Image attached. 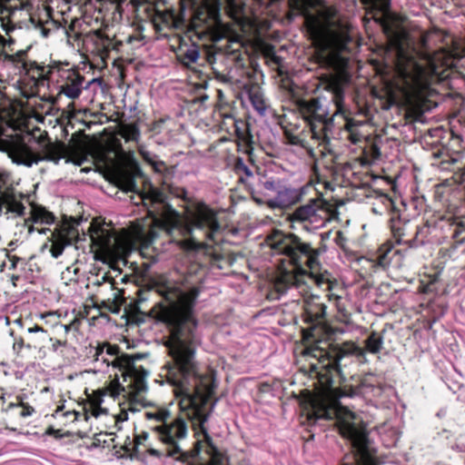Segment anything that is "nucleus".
Wrapping results in <instances>:
<instances>
[{
	"label": "nucleus",
	"instance_id": "f257e3e1",
	"mask_svg": "<svg viewBox=\"0 0 465 465\" xmlns=\"http://www.w3.org/2000/svg\"><path fill=\"white\" fill-rule=\"evenodd\" d=\"M196 279L179 275L161 279L156 292L163 301L154 305L153 313L158 322L169 330L166 347L171 361L165 364L167 381L179 398L181 414L173 417L171 411L161 405L144 404L143 416L150 428L163 443V450L150 449L151 455L165 454L176 460L188 462L190 459L209 460L201 465H229L223 459L207 434L205 422L216 402V381L213 375H201L196 371L195 350L199 343L197 321L193 308L199 290Z\"/></svg>",
	"mask_w": 465,
	"mask_h": 465
},
{
	"label": "nucleus",
	"instance_id": "f03ea898",
	"mask_svg": "<svg viewBox=\"0 0 465 465\" xmlns=\"http://www.w3.org/2000/svg\"><path fill=\"white\" fill-rule=\"evenodd\" d=\"M393 45L396 51V85L409 103L429 96L431 84L448 78L450 69L465 55V50L445 48L432 55L422 54L415 48L405 47L401 39H396Z\"/></svg>",
	"mask_w": 465,
	"mask_h": 465
},
{
	"label": "nucleus",
	"instance_id": "7ed1b4c3",
	"mask_svg": "<svg viewBox=\"0 0 465 465\" xmlns=\"http://www.w3.org/2000/svg\"><path fill=\"white\" fill-rule=\"evenodd\" d=\"M355 393L351 388H326L311 400L309 418L336 420L341 434L350 440L352 449V454L346 456L342 465H377L366 426L354 412L339 402L340 399L352 397Z\"/></svg>",
	"mask_w": 465,
	"mask_h": 465
},
{
	"label": "nucleus",
	"instance_id": "20e7f679",
	"mask_svg": "<svg viewBox=\"0 0 465 465\" xmlns=\"http://www.w3.org/2000/svg\"><path fill=\"white\" fill-rule=\"evenodd\" d=\"M298 109L309 131L302 127L301 120L295 115H284L280 121V125L288 143L303 148L312 156L315 154V145L321 154L330 153L333 116L328 117V108L319 98H312L300 101Z\"/></svg>",
	"mask_w": 465,
	"mask_h": 465
},
{
	"label": "nucleus",
	"instance_id": "39448f33",
	"mask_svg": "<svg viewBox=\"0 0 465 465\" xmlns=\"http://www.w3.org/2000/svg\"><path fill=\"white\" fill-rule=\"evenodd\" d=\"M135 176H142V171L138 167L134 173H122L120 183L123 190L137 193L140 202L135 203H142L151 218L148 228L140 229L136 233L142 244L148 247L162 232L171 234L172 231L178 227L179 213L165 202V195L153 185H150L148 192H141L135 183Z\"/></svg>",
	"mask_w": 465,
	"mask_h": 465
},
{
	"label": "nucleus",
	"instance_id": "423d86ee",
	"mask_svg": "<svg viewBox=\"0 0 465 465\" xmlns=\"http://www.w3.org/2000/svg\"><path fill=\"white\" fill-rule=\"evenodd\" d=\"M307 22L317 62L335 70L344 68L347 58L343 53L348 50L351 40L348 26L342 24L321 25L313 17L307 19Z\"/></svg>",
	"mask_w": 465,
	"mask_h": 465
},
{
	"label": "nucleus",
	"instance_id": "0eeeda50",
	"mask_svg": "<svg viewBox=\"0 0 465 465\" xmlns=\"http://www.w3.org/2000/svg\"><path fill=\"white\" fill-rule=\"evenodd\" d=\"M290 293L293 301H303L304 320L309 323H320L326 315L327 306L321 302L320 296L310 292L309 283L289 272L274 278L270 283L267 298L274 301Z\"/></svg>",
	"mask_w": 465,
	"mask_h": 465
},
{
	"label": "nucleus",
	"instance_id": "6e6552de",
	"mask_svg": "<svg viewBox=\"0 0 465 465\" xmlns=\"http://www.w3.org/2000/svg\"><path fill=\"white\" fill-rule=\"evenodd\" d=\"M94 357L95 361H101L106 367L112 366L120 371L130 393L140 394L147 390L146 378L149 371L136 364V360L141 359V355L131 356L121 352L116 345L104 343L95 348Z\"/></svg>",
	"mask_w": 465,
	"mask_h": 465
},
{
	"label": "nucleus",
	"instance_id": "1a4fd4ad",
	"mask_svg": "<svg viewBox=\"0 0 465 465\" xmlns=\"http://www.w3.org/2000/svg\"><path fill=\"white\" fill-rule=\"evenodd\" d=\"M83 236L84 239L74 228L67 229L65 233L63 232L57 234L53 232L51 237L48 238V242H52L50 247L52 257L57 259L64 252L65 246L71 245L73 241L84 240L86 236H88L92 247L106 256H116L125 249L121 239L103 226L90 224L88 234L84 233Z\"/></svg>",
	"mask_w": 465,
	"mask_h": 465
},
{
	"label": "nucleus",
	"instance_id": "9d476101",
	"mask_svg": "<svg viewBox=\"0 0 465 465\" xmlns=\"http://www.w3.org/2000/svg\"><path fill=\"white\" fill-rule=\"evenodd\" d=\"M234 143L238 152L242 153L234 161V176L243 187L250 188L251 181L254 179L253 169V136L250 125L243 121H234Z\"/></svg>",
	"mask_w": 465,
	"mask_h": 465
},
{
	"label": "nucleus",
	"instance_id": "9b49d317",
	"mask_svg": "<svg viewBox=\"0 0 465 465\" xmlns=\"http://www.w3.org/2000/svg\"><path fill=\"white\" fill-rule=\"evenodd\" d=\"M64 145L61 143H48L43 148V155L36 156L33 150L25 143H17L14 144L8 151V155L13 163L18 165L31 167L43 161L53 162L58 164L60 160L64 158Z\"/></svg>",
	"mask_w": 465,
	"mask_h": 465
},
{
	"label": "nucleus",
	"instance_id": "f8f14e48",
	"mask_svg": "<svg viewBox=\"0 0 465 465\" xmlns=\"http://www.w3.org/2000/svg\"><path fill=\"white\" fill-rule=\"evenodd\" d=\"M307 353L318 358L322 362V367L330 368L337 372L341 371V362L343 360L356 356L364 357V349L359 347L353 341H345L331 345L328 351L322 348L307 349Z\"/></svg>",
	"mask_w": 465,
	"mask_h": 465
},
{
	"label": "nucleus",
	"instance_id": "ddd939ff",
	"mask_svg": "<svg viewBox=\"0 0 465 465\" xmlns=\"http://www.w3.org/2000/svg\"><path fill=\"white\" fill-rule=\"evenodd\" d=\"M327 212L322 203L318 200H312L307 204L296 208L290 214V221L292 223L302 224L304 229L310 230L320 228L325 224Z\"/></svg>",
	"mask_w": 465,
	"mask_h": 465
},
{
	"label": "nucleus",
	"instance_id": "4468645a",
	"mask_svg": "<svg viewBox=\"0 0 465 465\" xmlns=\"http://www.w3.org/2000/svg\"><path fill=\"white\" fill-rule=\"evenodd\" d=\"M320 252L311 247L309 243L302 242L298 251H296V258L292 262V268L281 271L275 278L280 277L282 273L289 272L305 281L307 275L302 265H306L310 270V274L318 272L320 268L319 262Z\"/></svg>",
	"mask_w": 465,
	"mask_h": 465
},
{
	"label": "nucleus",
	"instance_id": "2eb2a0df",
	"mask_svg": "<svg viewBox=\"0 0 465 465\" xmlns=\"http://www.w3.org/2000/svg\"><path fill=\"white\" fill-rule=\"evenodd\" d=\"M199 230L210 241H215L216 234L221 230L216 213L203 203L197 205L192 216L191 231Z\"/></svg>",
	"mask_w": 465,
	"mask_h": 465
},
{
	"label": "nucleus",
	"instance_id": "dca6fc26",
	"mask_svg": "<svg viewBox=\"0 0 465 465\" xmlns=\"http://www.w3.org/2000/svg\"><path fill=\"white\" fill-rule=\"evenodd\" d=\"M265 243L274 253L285 255L292 262L293 259H297L296 251L302 242L292 234H285L282 231L275 230L267 235Z\"/></svg>",
	"mask_w": 465,
	"mask_h": 465
},
{
	"label": "nucleus",
	"instance_id": "f3484780",
	"mask_svg": "<svg viewBox=\"0 0 465 465\" xmlns=\"http://www.w3.org/2000/svg\"><path fill=\"white\" fill-rule=\"evenodd\" d=\"M238 87L242 89L238 94L242 104L247 106L246 104L249 103L259 114L264 115L270 104L261 86L248 80L247 83Z\"/></svg>",
	"mask_w": 465,
	"mask_h": 465
},
{
	"label": "nucleus",
	"instance_id": "a211bd4d",
	"mask_svg": "<svg viewBox=\"0 0 465 465\" xmlns=\"http://www.w3.org/2000/svg\"><path fill=\"white\" fill-rule=\"evenodd\" d=\"M266 204L272 209H286L297 203L302 198L299 189L282 185L276 194L266 193Z\"/></svg>",
	"mask_w": 465,
	"mask_h": 465
},
{
	"label": "nucleus",
	"instance_id": "6ab92c4d",
	"mask_svg": "<svg viewBox=\"0 0 465 465\" xmlns=\"http://www.w3.org/2000/svg\"><path fill=\"white\" fill-rule=\"evenodd\" d=\"M55 217L54 215L46 211L44 208H35L31 212V216L29 219L24 220V227L27 228V235H30L35 231H37L40 234H45L50 229L48 228H35L34 223L40 224H52L54 223Z\"/></svg>",
	"mask_w": 465,
	"mask_h": 465
},
{
	"label": "nucleus",
	"instance_id": "aec40b11",
	"mask_svg": "<svg viewBox=\"0 0 465 465\" xmlns=\"http://www.w3.org/2000/svg\"><path fill=\"white\" fill-rule=\"evenodd\" d=\"M23 195L16 193L13 188H7L0 193V209L5 207L6 213H12L16 215H23L25 210L21 203Z\"/></svg>",
	"mask_w": 465,
	"mask_h": 465
},
{
	"label": "nucleus",
	"instance_id": "412c9836",
	"mask_svg": "<svg viewBox=\"0 0 465 465\" xmlns=\"http://www.w3.org/2000/svg\"><path fill=\"white\" fill-rule=\"evenodd\" d=\"M84 77L73 71L69 72L64 84L60 85V94H64L69 99H76L80 96L84 88Z\"/></svg>",
	"mask_w": 465,
	"mask_h": 465
},
{
	"label": "nucleus",
	"instance_id": "4be33fe9",
	"mask_svg": "<svg viewBox=\"0 0 465 465\" xmlns=\"http://www.w3.org/2000/svg\"><path fill=\"white\" fill-rule=\"evenodd\" d=\"M108 282L110 284V290L112 291V294L106 301L103 302V306L108 309L113 313H118L121 306L124 302V298L122 297L120 292L115 291L114 288V281L109 276L107 273H104L100 280H97V284L101 285L102 283Z\"/></svg>",
	"mask_w": 465,
	"mask_h": 465
},
{
	"label": "nucleus",
	"instance_id": "5701e85b",
	"mask_svg": "<svg viewBox=\"0 0 465 465\" xmlns=\"http://www.w3.org/2000/svg\"><path fill=\"white\" fill-rule=\"evenodd\" d=\"M176 57L182 64L190 67L200 57L199 46L195 44H182L176 51Z\"/></svg>",
	"mask_w": 465,
	"mask_h": 465
},
{
	"label": "nucleus",
	"instance_id": "b1692460",
	"mask_svg": "<svg viewBox=\"0 0 465 465\" xmlns=\"http://www.w3.org/2000/svg\"><path fill=\"white\" fill-rule=\"evenodd\" d=\"M365 4L369 5L371 10L368 13L371 15L377 23L385 25L386 17L388 15L390 0H363Z\"/></svg>",
	"mask_w": 465,
	"mask_h": 465
},
{
	"label": "nucleus",
	"instance_id": "393cba45",
	"mask_svg": "<svg viewBox=\"0 0 465 465\" xmlns=\"http://www.w3.org/2000/svg\"><path fill=\"white\" fill-rule=\"evenodd\" d=\"M376 203L373 204L371 210L376 214H383L386 212H393L395 204L392 199L387 194H380L376 197Z\"/></svg>",
	"mask_w": 465,
	"mask_h": 465
},
{
	"label": "nucleus",
	"instance_id": "a878e982",
	"mask_svg": "<svg viewBox=\"0 0 465 465\" xmlns=\"http://www.w3.org/2000/svg\"><path fill=\"white\" fill-rule=\"evenodd\" d=\"M363 125V122L357 121L352 118L345 117L344 128L348 133V138L352 143H357L361 140L362 135L359 132V128Z\"/></svg>",
	"mask_w": 465,
	"mask_h": 465
},
{
	"label": "nucleus",
	"instance_id": "bb28decb",
	"mask_svg": "<svg viewBox=\"0 0 465 465\" xmlns=\"http://www.w3.org/2000/svg\"><path fill=\"white\" fill-rule=\"evenodd\" d=\"M364 344V351H366L370 353L377 354L381 351L383 347V337L376 331H372L365 340Z\"/></svg>",
	"mask_w": 465,
	"mask_h": 465
},
{
	"label": "nucleus",
	"instance_id": "cd10ccee",
	"mask_svg": "<svg viewBox=\"0 0 465 465\" xmlns=\"http://www.w3.org/2000/svg\"><path fill=\"white\" fill-rule=\"evenodd\" d=\"M16 399H17V402L9 403L7 410H10V409H13L15 407H22L23 410L20 413L21 417L26 418V417L31 416L35 411L34 408L24 402L23 396L19 395L16 397Z\"/></svg>",
	"mask_w": 465,
	"mask_h": 465
},
{
	"label": "nucleus",
	"instance_id": "c85d7f7f",
	"mask_svg": "<svg viewBox=\"0 0 465 465\" xmlns=\"http://www.w3.org/2000/svg\"><path fill=\"white\" fill-rule=\"evenodd\" d=\"M28 72L32 74L33 78L45 80L46 74L49 73V70H46L45 66L40 65L37 63L34 62L31 64Z\"/></svg>",
	"mask_w": 465,
	"mask_h": 465
},
{
	"label": "nucleus",
	"instance_id": "c756f323",
	"mask_svg": "<svg viewBox=\"0 0 465 465\" xmlns=\"http://www.w3.org/2000/svg\"><path fill=\"white\" fill-rule=\"evenodd\" d=\"M140 134V130L135 124H129L124 129L123 136L126 141L137 142Z\"/></svg>",
	"mask_w": 465,
	"mask_h": 465
},
{
	"label": "nucleus",
	"instance_id": "7c9ffc66",
	"mask_svg": "<svg viewBox=\"0 0 465 465\" xmlns=\"http://www.w3.org/2000/svg\"><path fill=\"white\" fill-rule=\"evenodd\" d=\"M305 281L314 282L319 287H322L324 284H327V288L330 289V282L323 274H318V272H314L313 274H307L305 277Z\"/></svg>",
	"mask_w": 465,
	"mask_h": 465
},
{
	"label": "nucleus",
	"instance_id": "2f4dec72",
	"mask_svg": "<svg viewBox=\"0 0 465 465\" xmlns=\"http://www.w3.org/2000/svg\"><path fill=\"white\" fill-rule=\"evenodd\" d=\"M332 101L336 106V112L334 113V115L342 114L344 115L345 111L343 107V94L341 91H336L333 94Z\"/></svg>",
	"mask_w": 465,
	"mask_h": 465
},
{
	"label": "nucleus",
	"instance_id": "473e14b6",
	"mask_svg": "<svg viewBox=\"0 0 465 465\" xmlns=\"http://www.w3.org/2000/svg\"><path fill=\"white\" fill-rule=\"evenodd\" d=\"M282 184L279 181L274 180H267L263 183L264 189L267 191L266 193H270L272 195L276 194L277 191L282 187Z\"/></svg>",
	"mask_w": 465,
	"mask_h": 465
},
{
	"label": "nucleus",
	"instance_id": "72a5a7b5",
	"mask_svg": "<svg viewBox=\"0 0 465 465\" xmlns=\"http://www.w3.org/2000/svg\"><path fill=\"white\" fill-rule=\"evenodd\" d=\"M150 165L152 166L153 171L158 173H162L166 170V164L164 163V162L159 160L158 158L152 162Z\"/></svg>",
	"mask_w": 465,
	"mask_h": 465
},
{
	"label": "nucleus",
	"instance_id": "f704fd0d",
	"mask_svg": "<svg viewBox=\"0 0 465 465\" xmlns=\"http://www.w3.org/2000/svg\"><path fill=\"white\" fill-rule=\"evenodd\" d=\"M139 153L142 156L143 160L146 162L148 164H151V163L157 158L156 155L151 153L150 152L144 150L143 148L139 149Z\"/></svg>",
	"mask_w": 465,
	"mask_h": 465
},
{
	"label": "nucleus",
	"instance_id": "c9c22d12",
	"mask_svg": "<svg viewBox=\"0 0 465 465\" xmlns=\"http://www.w3.org/2000/svg\"><path fill=\"white\" fill-rule=\"evenodd\" d=\"M377 265L385 268L390 264V261L387 257V253L379 254L376 260Z\"/></svg>",
	"mask_w": 465,
	"mask_h": 465
},
{
	"label": "nucleus",
	"instance_id": "e433bc0d",
	"mask_svg": "<svg viewBox=\"0 0 465 465\" xmlns=\"http://www.w3.org/2000/svg\"><path fill=\"white\" fill-rule=\"evenodd\" d=\"M24 340L22 338H20L19 340H15L14 344H13V350L16 352V353H19L20 351L22 350V348L24 347Z\"/></svg>",
	"mask_w": 465,
	"mask_h": 465
},
{
	"label": "nucleus",
	"instance_id": "4c0bfd02",
	"mask_svg": "<svg viewBox=\"0 0 465 465\" xmlns=\"http://www.w3.org/2000/svg\"><path fill=\"white\" fill-rule=\"evenodd\" d=\"M50 341H53L52 349L54 351H56L59 347L64 346L66 343L65 341H62L60 340H53L52 338H50Z\"/></svg>",
	"mask_w": 465,
	"mask_h": 465
},
{
	"label": "nucleus",
	"instance_id": "58836bf2",
	"mask_svg": "<svg viewBox=\"0 0 465 465\" xmlns=\"http://www.w3.org/2000/svg\"><path fill=\"white\" fill-rule=\"evenodd\" d=\"M27 331L29 333H35V332H45V331L41 327V326H38V325H35L33 327H30L27 329Z\"/></svg>",
	"mask_w": 465,
	"mask_h": 465
},
{
	"label": "nucleus",
	"instance_id": "ea45409f",
	"mask_svg": "<svg viewBox=\"0 0 465 465\" xmlns=\"http://www.w3.org/2000/svg\"><path fill=\"white\" fill-rule=\"evenodd\" d=\"M183 247L187 250H194L196 248V243L193 242H183Z\"/></svg>",
	"mask_w": 465,
	"mask_h": 465
},
{
	"label": "nucleus",
	"instance_id": "a19ab883",
	"mask_svg": "<svg viewBox=\"0 0 465 465\" xmlns=\"http://www.w3.org/2000/svg\"><path fill=\"white\" fill-rule=\"evenodd\" d=\"M232 0H228L227 14L229 17L232 18Z\"/></svg>",
	"mask_w": 465,
	"mask_h": 465
},
{
	"label": "nucleus",
	"instance_id": "79ce46f5",
	"mask_svg": "<svg viewBox=\"0 0 465 465\" xmlns=\"http://www.w3.org/2000/svg\"><path fill=\"white\" fill-rule=\"evenodd\" d=\"M19 260V258L15 257V256H13L10 258V261H11V266H10V269H15V266H16V262Z\"/></svg>",
	"mask_w": 465,
	"mask_h": 465
},
{
	"label": "nucleus",
	"instance_id": "37998d69",
	"mask_svg": "<svg viewBox=\"0 0 465 465\" xmlns=\"http://www.w3.org/2000/svg\"><path fill=\"white\" fill-rule=\"evenodd\" d=\"M455 162H456V160H455V159H453V158H450L449 160H443V161L441 162V164H442V165H444L445 163H455ZM441 168H442V169H445L446 167H445V166H441Z\"/></svg>",
	"mask_w": 465,
	"mask_h": 465
},
{
	"label": "nucleus",
	"instance_id": "c03bdc74",
	"mask_svg": "<svg viewBox=\"0 0 465 465\" xmlns=\"http://www.w3.org/2000/svg\"><path fill=\"white\" fill-rule=\"evenodd\" d=\"M71 414H74V415L75 416V417H74V419H75V420H77V419H78V417L81 415V413H80V412L75 411H74L73 412L67 411V412H65V414H64V415H65V416H69V415H71Z\"/></svg>",
	"mask_w": 465,
	"mask_h": 465
},
{
	"label": "nucleus",
	"instance_id": "a18cd8bd",
	"mask_svg": "<svg viewBox=\"0 0 465 465\" xmlns=\"http://www.w3.org/2000/svg\"><path fill=\"white\" fill-rule=\"evenodd\" d=\"M148 437V434L146 432H143L142 436L138 437L136 439V444H141V439L146 440Z\"/></svg>",
	"mask_w": 465,
	"mask_h": 465
},
{
	"label": "nucleus",
	"instance_id": "49530a36",
	"mask_svg": "<svg viewBox=\"0 0 465 465\" xmlns=\"http://www.w3.org/2000/svg\"><path fill=\"white\" fill-rule=\"evenodd\" d=\"M103 412V410L101 408H98L93 414L95 416V417H98L100 415V413Z\"/></svg>",
	"mask_w": 465,
	"mask_h": 465
},
{
	"label": "nucleus",
	"instance_id": "de8ad7c7",
	"mask_svg": "<svg viewBox=\"0 0 465 465\" xmlns=\"http://www.w3.org/2000/svg\"><path fill=\"white\" fill-rule=\"evenodd\" d=\"M235 9H236V5H234V10ZM233 21H234V25L240 24V20L235 15H234Z\"/></svg>",
	"mask_w": 465,
	"mask_h": 465
},
{
	"label": "nucleus",
	"instance_id": "09e8293b",
	"mask_svg": "<svg viewBox=\"0 0 465 465\" xmlns=\"http://www.w3.org/2000/svg\"><path fill=\"white\" fill-rule=\"evenodd\" d=\"M233 54H234V64H236L237 60H238V54H236V51L234 50L233 51Z\"/></svg>",
	"mask_w": 465,
	"mask_h": 465
},
{
	"label": "nucleus",
	"instance_id": "8fccbe9b",
	"mask_svg": "<svg viewBox=\"0 0 465 465\" xmlns=\"http://www.w3.org/2000/svg\"><path fill=\"white\" fill-rule=\"evenodd\" d=\"M227 42H228L229 45H231L232 43V35L228 36Z\"/></svg>",
	"mask_w": 465,
	"mask_h": 465
},
{
	"label": "nucleus",
	"instance_id": "3c124183",
	"mask_svg": "<svg viewBox=\"0 0 465 465\" xmlns=\"http://www.w3.org/2000/svg\"><path fill=\"white\" fill-rule=\"evenodd\" d=\"M65 332H68L71 329L70 325H64Z\"/></svg>",
	"mask_w": 465,
	"mask_h": 465
},
{
	"label": "nucleus",
	"instance_id": "603ef678",
	"mask_svg": "<svg viewBox=\"0 0 465 465\" xmlns=\"http://www.w3.org/2000/svg\"><path fill=\"white\" fill-rule=\"evenodd\" d=\"M239 39V35L234 32V38H233V41L234 43H236Z\"/></svg>",
	"mask_w": 465,
	"mask_h": 465
},
{
	"label": "nucleus",
	"instance_id": "864d4df0",
	"mask_svg": "<svg viewBox=\"0 0 465 465\" xmlns=\"http://www.w3.org/2000/svg\"><path fill=\"white\" fill-rule=\"evenodd\" d=\"M42 34L44 36H46L48 35V31L45 29H42Z\"/></svg>",
	"mask_w": 465,
	"mask_h": 465
},
{
	"label": "nucleus",
	"instance_id": "5fc2aeb1",
	"mask_svg": "<svg viewBox=\"0 0 465 465\" xmlns=\"http://www.w3.org/2000/svg\"><path fill=\"white\" fill-rule=\"evenodd\" d=\"M4 133V128L0 125V136L3 134Z\"/></svg>",
	"mask_w": 465,
	"mask_h": 465
},
{
	"label": "nucleus",
	"instance_id": "6e6d98bb",
	"mask_svg": "<svg viewBox=\"0 0 465 465\" xmlns=\"http://www.w3.org/2000/svg\"><path fill=\"white\" fill-rule=\"evenodd\" d=\"M218 94H219V97L222 98L223 97V93L221 90L218 91Z\"/></svg>",
	"mask_w": 465,
	"mask_h": 465
},
{
	"label": "nucleus",
	"instance_id": "4d7b16f0",
	"mask_svg": "<svg viewBox=\"0 0 465 465\" xmlns=\"http://www.w3.org/2000/svg\"><path fill=\"white\" fill-rule=\"evenodd\" d=\"M129 410H130V411H135V409H134L133 406H131V407L129 408Z\"/></svg>",
	"mask_w": 465,
	"mask_h": 465
},
{
	"label": "nucleus",
	"instance_id": "13d9d810",
	"mask_svg": "<svg viewBox=\"0 0 465 465\" xmlns=\"http://www.w3.org/2000/svg\"><path fill=\"white\" fill-rule=\"evenodd\" d=\"M225 117H226V118H231V117H232V115H231L230 114H225Z\"/></svg>",
	"mask_w": 465,
	"mask_h": 465
},
{
	"label": "nucleus",
	"instance_id": "bf43d9fd",
	"mask_svg": "<svg viewBox=\"0 0 465 465\" xmlns=\"http://www.w3.org/2000/svg\"><path fill=\"white\" fill-rule=\"evenodd\" d=\"M1 400H2V401H3V402H5V396H4V395H3V396H1Z\"/></svg>",
	"mask_w": 465,
	"mask_h": 465
},
{
	"label": "nucleus",
	"instance_id": "052dcab7",
	"mask_svg": "<svg viewBox=\"0 0 465 465\" xmlns=\"http://www.w3.org/2000/svg\"><path fill=\"white\" fill-rule=\"evenodd\" d=\"M229 199H230L231 201H232V194H230V195H229Z\"/></svg>",
	"mask_w": 465,
	"mask_h": 465
},
{
	"label": "nucleus",
	"instance_id": "680f3d73",
	"mask_svg": "<svg viewBox=\"0 0 465 465\" xmlns=\"http://www.w3.org/2000/svg\"><path fill=\"white\" fill-rule=\"evenodd\" d=\"M123 420H127V414L126 413L124 414V417L123 418Z\"/></svg>",
	"mask_w": 465,
	"mask_h": 465
},
{
	"label": "nucleus",
	"instance_id": "e2e57ef3",
	"mask_svg": "<svg viewBox=\"0 0 465 465\" xmlns=\"http://www.w3.org/2000/svg\"><path fill=\"white\" fill-rule=\"evenodd\" d=\"M47 248V242L44 244L43 249Z\"/></svg>",
	"mask_w": 465,
	"mask_h": 465
},
{
	"label": "nucleus",
	"instance_id": "0e129e2a",
	"mask_svg": "<svg viewBox=\"0 0 465 465\" xmlns=\"http://www.w3.org/2000/svg\"><path fill=\"white\" fill-rule=\"evenodd\" d=\"M106 360H112V357L106 356Z\"/></svg>",
	"mask_w": 465,
	"mask_h": 465
},
{
	"label": "nucleus",
	"instance_id": "69168bd1",
	"mask_svg": "<svg viewBox=\"0 0 465 465\" xmlns=\"http://www.w3.org/2000/svg\"><path fill=\"white\" fill-rule=\"evenodd\" d=\"M225 52H226V53H228V54H231V53H232L229 49H228V50H226Z\"/></svg>",
	"mask_w": 465,
	"mask_h": 465
}]
</instances>
